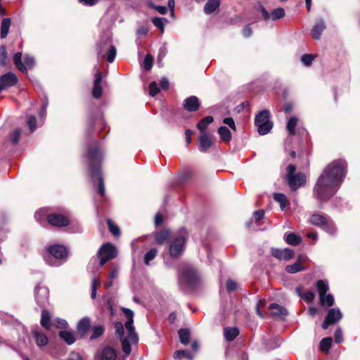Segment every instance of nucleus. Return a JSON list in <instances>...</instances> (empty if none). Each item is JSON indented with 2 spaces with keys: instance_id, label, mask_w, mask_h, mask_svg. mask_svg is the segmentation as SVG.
<instances>
[{
  "instance_id": "4c0bfd02",
  "label": "nucleus",
  "mask_w": 360,
  "mask_h": 360,
  "mask_svg": "<svg viewBox=\"0 0 360 360\" xmlns=\"http://www.w3.org/2000/svg\"><path fill=\"white\" fill-rule=\"evenodd\" d=\"M169 237L170 232L168 230H164L158 232L155 234V238L158 244H163L169 238Z\"/></svg>"
},
{
  "instance_id": "6e6552de",
  "label": "nucleus",
  "mask_w": 360,
  "mask_h": 360,
  "mask_svg": "<svg viewBox=\"0 0 360 360\" xmlns=\"http://www.w3.org/2000/svg\"><path fill=\"white\" fill-rule=\"evenodd\" d=\"M117 50L112 44L110 39H106L98 45L97 54L99 58H105L109 63H112L116 56Z\"/></svg>"
},
{
  "instance_id": "a18cd8bd",
  "label": "nucleus",
  "mask_w": 360,
  "mask_h": 360,
  "mask_svg": "<svg viewBox=\"0 0 360 360\" xmlns=\"http://www.w3.org/2000/svg\"><path fill=\"white\" fill-rule=\"evenodd\" d=\"M104 332V328L103 326L98 325L95 326L92 328V334L90 337V340H95L101 337Z\"/></svg>"
},
{
  "instance_id": "8fccbe9b",
  "label": "nucleus",
  "mask_w": 360,
  "mask_h": 360,
  "mask_svg": "<svg viewBox=\"0 0 360 360\" xmlns=\"http://www.w3.org/2000/svg\"><path fill=\"white\" fill-rule=\"evenodd\" d=\"M158 251L155 248H151L144 255V263L149 264L150 261L153 260L157 255Z\"/></svg>"
},
{
  "instance_id": "473e14b6",
  "label": "nucleus",
  "mask_w": 360,
  "mask_h": 360,
  "mask_svg": "<svg viewBox=\"0 0 360 360\" xmlns=\"http://www.w3.org/2000/svg\"><path fill=\"white\" fill-rule=\"evenodd\" d=\"M298 120L296 117H290L286 124V129L288 132L289 136H293L295 134V127L297 125Z\"/></svg>"
},
{
  "instance_id": "774afa93",
  "label": "nucleus",
  "mask_w": 360,
  "mask_h": 360,
  "mask_svg": "<svg viewBox=\"0 0 360 360\" xmlns=\"http://www.w3.org/2000/svg\"><path fill=\"white\" fill-rule=\"evenodd\" d=\"M66 360H84L82 356L78 352H72Z\"/></svg>"
},
{
  "instance_id": "bf43d9fd",
  "label": "nucleus",
  "mask_w": 360,
  "mask_h": 360,
  "mask_svg": "<svg viewBox=\"0 0 360 360\" xmlns=\"http://www.w3.org/2000/svg\"><path fill=\"white\" fill-rule=\"evenodd\" d=\"M27 124L29 126L30 132H33L37 128V119L34 115L27 117Z\"/></svg>"
},
{
  "instance_id": "6ab92c4d",
  "label": "nucleus",
  "mask_w": 360,
  "mask_h": 360,
  "mask_svg": "<svg viewBox=\"0 0 360 360\" xmlns=\"http://www.w3.org/2000/svg\"><path fill=\"white\" fill-rule=\"evenodd\" d=\"M17 82L18 78L12 72H8L0 77V84L4 89L14 86Z\"/></svg>"
},
{
  "instance_id": "cd10ccee",
  "label": "nucleus",
  "mask_w": 360,
  "mask_h": 360,
  "mask_svg": "<svg viewBox=\"0 0 360 360\" xmlns=\"http://www.w3.org/2000/svg\"><path fill=\"white\" fill-rule=\"evenodd\" d=\"M151 22L155 27L160 30L161 33H164L165 26L169 23V20L167 18L161 17H153L151 19Z\"/></svg>"
},
{
  "instance_id": "5fc2aeb1",
  "label": "nucleus",
  "mask_w": 360,
  "mask_h": 360,
  "mask_svg": "<svg viewBox=\"0 0 360 360\" xmlns=\"http://www.w3.org/2000/svg\"><path fill=\"white\" fill-rule=\"evenodd\" d=\"M153 65V58L152 55L147 54L145 56L144 60H143V68L146 70L148 71L150 70Z\"/></svg>"
},
{
  "instance_id": "c756f323",
  "label": "nucleus",
  "mask_w": 360,
  "mask_h": 360,
  "mask_svg": "<svg viewBox=\"0 0 360 360\" xmlns=\"http://www.w3.org/2000/svg\"><path fill=\"white\" fill-rule=\"evenodd\" d=\"M11 20L8 18H3L1 22V33L0 37L1 39H5L9 32V29L11 27Z\"/></svg>"
},
{
  "instance_id": "69168bd1",
  "label": "nucleus",
  "mask_w": 360,
  "mask_h": 360,
  "mask_svg": "<svg viewBox=\"0 0 360 360\" xmlns=\"http://www.w3.org/2000/svg\"><path fill=\"white\" fill-rule=\"evenodd\" d=\"M226 287L227 291L231 292L235 291L237 289L238 285L236 281L229 278L226 281Z\"/></svg>"
},
{
  "instance_id": "c03bdc74",
  "label": "nucleus",
  "mask_w": 360,
  "mask_h": 360,
  "mask_svg": "<svg viewBox=\"0 0 360 360\" xmlns=\"http://www.w3.org/2000/svg\"><path fill=\"white\" fill-rule=\"evenodd\" d=\"M119 273V269L117 267H115L108 274V281L105 283V287L106 288H109L112 285V280L117 277Z\"/></svg>"
},
{
  "instance_id": "f257e3e1",
  "label": "nucleus",
  "mask_w": 360,
  "mask_h": 360,
  "mask_svg": "<svg viewBox=\"0 0 360 360\" xmlns=\"http://www.w3.org/2000/svg\"><path fill=\"white\" fill-rule=\"evenodd\" d=\"M347 163L335 160L329 163L318 177L314 188L313 197L319 202L328 201L340 188L346 176Z\"/></svg>"
},
{
  "instance_id": "72a5a7b5",
  "label": "nucleus",
  "mask_w": 360,
  "mask_h": 360,
  "mask_svg": "<svg viewBox=\"0 0 360 360\" xmlns=\"http://www.w3.org/2000/svg\"><path fill=\"white\" fill-rule=\"evenodd\" d=\"M316 288L319 295V300H322V296L325 295L329 289L328 283L326 281L319 280L316 282Z\"/></svg>"
},
{
  "instance_id": "a211bd4d",
  "label": "nucleus",
  "mask_w": 360,
  "mask_h": 360,
  "mask_svg": "<svg viewBox=\"0 0 360 360\" xmlns=\"http://www.w3.org/2000/svg\"><path fill=\"white\" fill-rule=\"evenodd\" d=\"M184 108L188 112H195L200 108V101L198 97L191 96L184 101Z\"/></svg>"
},
{
  "instance_id": "a878e982",
  "label": "nucleus",
  "mask_w": 360,
  "mask_h": 360,
  "mask_svg": "<svg viewBox=\"0 0 360 360\" xmlns=\"http://www.w3.org/2000/svg\"><path fill=\"white\" fill-rule=\"evenodd\" d=\"M321 229L332 236L335 235L338 231V229L334 221L330 219V217L328 218V219L326 221V222Z\"/></svg>"
},
{
  "instance_id": "f03ea898",
  "label": "nucleus",
  "mask_w": 360,
  "mask_h": 360,
  "mask_svg": "<svg viewBox=\"0 0 360 360\" xmlns=\"http://www.w3.org/2000/svg\"><path fill=\"white\" fill-rule=\"evenodd\" d=\"M86 162L91 173V180L94 185L98 181V192L101 195H105V186L101 173V165L103 160V151L98 144L89 147L86 153Z\"/></svg>"
},
{
  "instance_id": "f3484780",
  "label": "nucleus",
  "mask_w": 360,
  "mask_h": 360,
  "mask_svg": "<svg viewBox=\"0 0 360 360\" xmlns=\"http://www.w3.org/2000/svg\"><path fill=\"white\" fill-rule=\"evenodd\" d=\"M213 144V136L207 132L200 133L199 136V150L207 152Z\"/></svg>"
},
{
  "instance_id": "49530a36",
  "label": "nucleus",
  "mask_w": 360,
  "mask_h": 360,
  "mask_svg": "<svg viewBox=\"0 0 360 360\" xmlns=\"http://www.w3.org/2000/svg\"><path fill=\"white\" fill-rule=\"evenodd\" d=\"M274 199L280 204L281 209L284 210L287 202L286 196L283 193H274Z\"/></svg>"
},
{
  "instance_id": "2f4dec72",
  "label": "nucleus",
  "mask_w": 360,
  "mask_h": 360,
  "mask_svg": "<svg viewBox=\"0 0 360 360\" xmlns=\"http://www.w3.org/2000/svg\"><path fill=\"white\" fill-rule=\"evenodd\" d=\"M51 314L47 309H43L41 311V325L49 330L51 328Z\"/></svg>"
},
{
  "instance_id": "e2e57ef3",
  "label": "nucleus",
  "mask_w": 360,
  "mask_h": 360,
  "mask_svg": "<svg viewBox=\"0 0 360 360\" xmlns=\"http://www.w3.org/2000/svg\"><path fill=\"white\" fill-rule=\"evenodd\" d=\"M160 91L156 82H152L149 84V94L151 96H155Z\"/></svg>"
},
{
  "instance_id": "4468645a",
  "label": "nucleus",
  "mask_w": 360,
  "mask_h": 360,
  "mask_svg": "<svg viewBox=\"0 0 360 360\" xmlns=\"http://www.w3.org/2000/svg\"><path fill=\"white\" fill-rule=\"evenodd\" d=\"M35 300L40 307H44L48 302L49 289L44 286L37 285L34 289Z\"/></svg>"
},
{
  "instance_id": "0eeeda50",
  "label": "nucleus",
  "mask_w": 360,
  "mask_h": 360,
  "mask_svg": "<svg viewBox=\"0 0 360 360\" xmlns=\"http://www.w3.org/2000/svg\"><path fill=\"white\" fill-rule=\"evenodd\" d=\"M296 167L294 165H289L287 167V179L290 187L293 190L296 191L300 187L303 186L306 181L305 175L299 172L295 174Z\"/></svg>"
},
{
  "instance_id": "393cba45",
  "label": "nucleus",
  "mask_w": 360,
  "mask_h": 360,
  "mask_svg": "<svg viewBox=\"0 0 360 360\" xmlns=\"http://www.w3.org/2000/svg\"><path fill=\"white\" fill-rule=\"evenodd\" d=\"M285 241L290 245H297L302 242V238L295 233L287 232L284 235Z\"/></svg>"
},
{
  "instance_id": "338daca9",
  "label": "nucleus",
  "mask_w": 360,
  "mask_h": 360,
  "mask_svg": "<svg viewBox=\"0 0 360 360\" xmlns=\"http://www.w3.org/2000/svg\"><path fill=\"white\" fill-rule=\"evenodd\" d=\"M54 325L58 328H66L68 326V322L63 319H57L54 321Z\"/></svg>"
},
{
  "instance_id": "864d4df0",
  "label": "nucleus",
  "mask_w": 360,
  "mask_h": 360,
  "mask_svg": "<svg viewBox=\"0 0 360 360\" xmlns=\"http://www.w3.org/2000/svg\"><path fill=\"white\" fill-rule=\"evenodd\" d=\"M148 4L150 8L155 9L161 15H165L168 11V8L165 6H158L153 2H148Z\"/></svg>"
},
{
  "instance_id": "7c9ffc66",
  "label": "nucleus",
  "mask_w": 360,
  "mask_h": 360,
  "mask_svg": "<svg viewBox=\"0 0 360 360\" xmlns=\"http://www.w3.org/2000/svg\"><path fill=\"white\" fill-rule=\"evenodd\" d=\"M179 341L183 345H188L191 340V331L187 328H181L178 331Z\"/></svg>"
},
{
  "instance_id": "f704fd0d",
  "label": "nucleus",
  "mask_w": 360,
  "mask_h": 360,
  "mask_svg": "<svg viewBox=\"0 0 360 360\" xmlns=\"http://www.w3.org/2000/svg\"><path fill=\"white\" fill-rule=\"evenodd\" d=\"M218 133L220 139L224 142H229L231 140L232 135L231 131L225 126H221L218 129Z\"/></svg>"
},
{
  "instance_id": "ea45409f",
  "label": "nucleus",
  "mask_w": 360,
  "mask_h": 360,
  "mask_svg": "<svg viewBox=\"0 0 360 360\" xmlns=\"http://www.w3.org/2000/svg\"><path fill=\"white\" fill-rule=\"evenodd\" d=\"M59 336L68 345H72L75 342L74 334L68 330L59 332Z\"/></svg>"
},
{
  "instance_id": "412c9836",
  "label": "nucleus",
  "mask_w": 360,
  "mask_h": 360,
  "mask_svg": "<svg viewBox=\"0 0 360 360\" xmlns=\"http://www.w3.org/2000/svg\"><path fill=\"white\" fill-rule=\"evenodd\" d=\"M327 321L330 323L335 324L342 318V314L338 308H332L329 309L326 316Z\"/></svg>"
},
{
  "instance_id": "c85d7f7f",
  "label": "nucleus",
  "mask_w": 360,
  "mask_h": 360,
  "mask_svg": "<svg viewBox=\"0 0 360 360\" xmlns=\"http://www.w3.org/2000/svg\"><path fill=\"white\" fill-rule=\"evenodd\" d=\"M220 0H208L204 6V12L206 14H211L219 6Z\"/></svg>"
},
{
  "instance_id": "423d86ee",
  "label": "nucleus",
  "mask_w": 360,
  "mask_h": 360,
  "mask_svg": "<svg viewBox=\"0 0 360 360\" xmlns=\"http://www.w3.org/2000/svg\"><path fill=\"white\" fill-rule=\"evenodd\" d=\"M269 118L270 113L266 110L259 112L255 116V124L260 135L267 134L272 129L273 123L270 122Z\"/></svg>"
},
{
  "instance_id": "de8ad7c7",
  "label": "nucleus",
  "mask_w": 360,
  "mask_h": 360,
  "mask_svg": "<svg viewBox=\"0 0 360 360\" xmlns=\"http://www.w3.org/2000/svg\"><path fill=\"white\" fill-rule=\"evenodd\" d=\"M181 357L192 359L193 358V354L188 350H178L174 352V358L175 359H179Z\"/></svg>"
},
{
  "instance_id": "7ed1b4c3",
  "label": "nucleus",
  "mask_w": 360,
  "mask_h": 360,
  "mask_svg": "<svg viewBox=\"0 0 360 360\" xmlns=\"http://www.w3.org/2000/svg\"><path fill=\"white\" fill-rule=\"evenodd\" d=\"M122 311L124 313V315L127 318V321L124 324L127 332V337L123 338L121 340L122 342V349L126 356L129 355L131 351V345L129 341V339L132 341L134 343H136L138 342V336L135 333V328L133 325L134 323V313L133 311L127 308H123Z\"/></svg>"
},
{
  "instance_id": "b1692460",
  "label": "nucleus",
  "mask_w": 360,
  "mask_h": 360,
  "mask_svg": "<svg viewBox=\"0 0 360 360\" xmlns=\"http://www.w3.org/2000/svg\"><path fill=\"white\" fill-rule=\"evenodd\" d=\"M326 29V25L323 20L316 22L311 30V34L314 39H319L323 31Z\"/></svg>"
},
{
  "instance_id": "4be33fe9",
  "label": "nucleus",
  "mask_w": 360,
  "mask_h": 360,
  "mask_svg": "<svg viewBox=\"0 0 360 360\" xmlns=\"http://www.w3.org/2000/svg\"><path fill=\"white\" fill-rule=\"evenodd\" d=\"M91 321L89 317H84L77 323V329L81 336H84L90 328Z\"/></svg>"
},
{
  "instance_id": "e433bc0d",
  "label": "nucleus",
  "mask_w": 360,
  "mask_h": 360,
  "mask_svg": "<svg viewBox=\"0 0 360 360\" xmlns=\"http://www.w3.org/2000/svg\"><path fill=\"white\" fill-rule=\"evenodd\" d=\"M296 292L298 295L307 302H312L315 297L314 292L309 290L302 292L300 288H296Z\"/></svg>"
},
{
  "instance_id": "79ce46f5",
  "label": "nucleus",
  "mask_w": 360,
  "mask_h": 360,
  "mask_svg": "<svg viewBox=\"0 0 360 360\" xmlns=\"http://www.w3.org/2000/svg\"><path fill=\"white\" fill-rule=\"evenodd\" d=\"M303 270H304V268L301 265L300 262L287 265L285 267V271L289 274H295Z\"/></svg>"
},
{
  "instance_id": "c9c22d12",
  "label": "nucleus",
  "mask_w": 360,
  "mask_h": 360,
  "mask_svg": "<svg viewBox=\"0 0 360 360\" xmlns=\"http://www.w3.org/2000/svg\"><path fill=\"white\" fill-rule=\"evenodd\" d=\"M214 121L212 116H207L202 119L197 124L198 129L200 131V133L206 132L205 130L208 125Z\"/></svg>"
},
{
  "instance_id": "2eb2a0df",
  "label": "nucleus",
  "mask_w": 360,
  "mask_h": 360,
  "mask_svg": "<svg viewBox=\"0 0 360 360\" xmlns=\"http://www.w3.org/2000/svg\"><path fill=\"white\" fill-rule=\"evenodd\" d=\"M94 70L95 71V79L92 89V96L94 98L98 99L103 94V88L101 86L102 74L96 66L94 67Z\"/></svg>"
},
{
  "instance_id": "20e7f679",
  "label": "nucleus",
  "mask_w": 360,
  "mask_h": 360,
  "mask_svg": "<svg viewBox=\"0 0 360 360\" xmlns=\"http://www.w3.org/2000/svg\"><path fill=\"white\" fill-rule=\"evenodd\" d=\"M68 252L65 247L58 244L50 245L44 259L47 264L51 266L62 265L68 258Z\"/></svg>"
},
{
  "instance_id": "603ef678",
  "label": "nucleus",
  "mask_w": 360,
  "mask_h": 360,
  "mask_svg": "<svg viewBox=\"0 0 360 360\" xmlns=\"http://www.w3.org/2000/svg\"><path fill=\"white\" fill-rule=\"evenodd\" d=\"M107 224L108 226L109 231L115 236L120 235V231L119 227L113 223L110 219H107Z\"/></svg>"
},
{
  "instance_id": "09e8293b",
  "label": "nucleus",
  "mask_w": 360,
  "mask_h": 360,
  "mask_svg": "<svg viewBox=\"0 0 360 360\" xmlns=\"http://www.w3.org/2000/svg\"><path fill=\"white\" fill-rule=\"evenodd\" d=\"M334 297L331 294H325L322 296V300H320V304L321 305H327L332 307L334 304Z\"/></svg>"
},
{
  "instance_id": "a19ab883",
  "label": "nucleus",
  "mask_w": 360,
  "mask_h": 360,
  "mask_svg": "<svg viewBox=\"0 0 360 360\" xmlns=\"http://www.w3.org/2000/svg\"><path fill=\"white\" fill-rule=\"evenodd\" d=\"M33 336L35 338L36 343L38 346L41 347L47 345L48 338L46 335L36 331L34 333Z\"/></svg>"
},
{
  "instance_id": "9d476101",
  "label": "nucleus",
  "mask_w": 360,
  "mask_h": 360,
  "mask_svg": "<svg viewBox=\"0 0 360 360\" xmlns=\"http://www.w3.org/2000/svg\"><path fill=\"white\" fill-rule=\"evenodd\" d=\"M117 255L116 248L112 243H106L103 245L98 252L101 266H103L106 262L116 257Z\"/></svg>"
},
{
  "instance_id": "f8f14e48",
  "label": "nucleus",
  "mask_w": 360,
  "mask_h": 360,
  "mask_svg": "<svg viewBox=\"0 0 360 360\" xmlns=\"http://www.w3.org/2000/svg\"><path fill=\"white\" fill-rule=\"evenodd\" d=\"M117 352L110 347H104L96 351L94 355V360H116Z\"/></svg>"
},
{
  "instance_id": "dca6fc26",
  "label": "nucleus",
  "mask_w": 360,
  "mask_h": 360,
  "mask_svg": "<svg viewBox=\"0 0 360 360\" xmlns=\"http://www.w3.org/2000/svg\"><path fill=\"white\" fill-rule=\"evenodd\" d=\"M271 255L278 259L290 260L294 257V251L288 248L284 249L271 248Z\"/></svg>"
},
{
  "instance_id": "6e6d98bb",
  "label": "nucleus",
  "mask_w": 360,
  "mask_h": 360,
  "mask_svg": "<svg viewBox=\"0 0 360 360\" xmlns=\"http://www.w3.org/2000/svg\"><path fill=\"white\" fill-rule=\"evenodd\" d=\"M315 56L312 54H304L302 56L300 60L305 66H310L314 60Z\"/></svg>"
},
{
  "instance_id": "4d7b16f0",
  "label": "nucleus",
  "mask_w": 360,
  "mask_h": 360,
  "mask_svg": "<svg viewBox=\"0 0 360 360\" xmlns=\"http://www.w3.org/2000/svg\"><path fill=\"white\" fill-rule=\"evenodd\" d=\"M22 130L20 129H15L10 135V141L13 144H17L19 141V139L21 136Z\"/></svg>"
},
{
  "instance_id": "5701e85b",
  "label": "nucleus",
  "mask_w": 360,
  "mask_h": 360,
  "mask_svg": "<svg viewBox=\"0 0 360 360\" xmlns=\"http://www.w3.org/2000/svg\"><path fill=\"white\" fill-rule=\"evenodd\" d=\"M269 309L272 310L271 314L274 316H279L284 319L288 315V311L276 303H272L269 306Z\"/></svg>"
},
{
  "instance_id": "58836bf2",
  "label": "nucleus",
  "mask_w": 360,
  "mask_h": 360,
  "mask_svg": "<svg viewBox=\"0 0 360 360\" xmlns=\"http://www.w3.org/2000/svg\"><path fill=\"white\" fill-rule=\"evenodd\" d=\"M22 54L18 52L14 54L13 57V63L18 68V70L22 72H27V68L21 61Z\"/></svg>"
},
{
  "instance_id": "13d9d810",
  "label": "nucleus",
  "mask_w": 360,
  "mask_h": 360,
  "mask_svg": "<svg viewBox=\"0 0 360 360\" xmlns=\"http://www.w3.org/2000/svg\"><path fill=\"white\" fill-rule=\"evenodd\" d=\"M266 304V300L264 299H259L256 304V312L257 314L261 318H264L265 315L261 311V308L264 307Z\"/></svg>"
},
{
  "instance_id": "aec40b11",
  "label": "nucleus",
  "mask_w": 360,
  "mask_h": 360,
  "mask_svg": "<svg viewBox=\"0 0 360 360\" xmlns=\"http://www.w3.org/2000/svg\"><path fill=\"white\" fill-rule=\"evenodd\" d=\"M328 217V215L324 214L314 213L310 216L309 222L314 226L321 228Z\"/></svg>"
},
{
  "instance_id": "ddd939ff",
  "label": "nucleus",
  "mask_w": 360,
  "mask_h": 360,
  "mask_svg": "<svg viewBox=\"0 0 360 360\" xmlns=\"http://www.w3.org/2000/svg\"><path fill=\"white\" fill-rule=\"evenodd\" d=\"M47 220L49 223L56 227H63L67 226L70 224L69 219L61 214H50L47 217Z\"/></svg>"
},
{
  "instance_id": "9b49d317",
  "label": "nucleus",
  "mask_w": 360,
  "mask_h": 360,
  "mask_svg": "<svg viewBox=\"0 0 360 360\" xmlns=\"http://www.w3.org/2000/svg\"><path fill=\"white\" fill-rule=\"evenodd\" d=\"M258 11L260 12L262 18L265 21H267L271 18L273 20H278L283 18L285 15V10L281 7L274 9L270 14L263 6L259 5Z\"/></svg>"
},
{
  "instance_id": "39448f33",
  "label": "nucleus",
  "mask_w": 360,
  "mask_h": 360,
  "mask_svg": "<svg viewBox=\"0 0 360 360\" xmlns=\"http://www.w3.org/2000/svg\"><path fill=\"white\" fill-rule=\"evenodd\" d=\"M200 282V276L193 266L186 265L179 274V285L182 290L194 288Z\"/></svg>"
},
{
  "instance_id": "1a4fd4ad",
  "label": "nucleus",
  "mask_w": 360,
  "mask_h": 360,
  "mask_svg": "<svg viewBox=\"0 0 360 360\" xmlns=\"http://www.w3.org/2000/svg\"><path fill=\"white\" fill-rule=\"evenodd\" d=\"M186 231L181 229L179 235L174 238L169 247V254L172 257H179L184 251L186 242Z\"/></svg>"
},
{
  "instance_id": "37998d69",
  "label": "nucleus",
  "mask_w": 360,
  "mask_h": 360,
  "mask_svg": "<svg viewBox=\"0 0 360 360\" xmlns=\"http://www.w3.org/2000/svg\"><path fill=\"white\" fill-rule=\"evenodd\" d=\"M333 339L330 337L324 338L321 340L320 348L324 352H328L332 345Z\"/></svg>"
},
{
  "instance_id": "052dcab7",
  "label": "nucleus",
  "mask_w": 360,
  "mask_h": 360,
  "mask_svg": "<svg viewBox=\"0 0 360 360\" xmlns=\"http://www.w3.org/2000/svg\"><path fill=\"white\" fill-rule=\"evenodd\" d=\"M23 65L26 66L27 70L32 69L35 65L34 58L30 56L26 55L24 58Z\"/></svg>"
},
{
  "instance_id": "3c124183",
  "label": "nucleus",
  "mask_w": 360,
  "mask_h": 360,
  "mask_svg": "<svg viewBox=\"0 0 360 360\" xmlns=\"http://www.w3.org/2000/svg\"><path fill=\"white\" fill-rule=\"evenodd\" d=\"M8 63V56L5 46H0V65L5 66Z\"/></svg>"
},
{
  "instance_id": "bb28decb",
  "label": "nucleus",
  "mask_w": 360,
  "mask_h": 360,
  "mask_svg": "<svg viewBox=\"0 0 360 360\" xmlns=\"http://www.w3.org/2000/svg\"><path fill=\"white\" fill-rule=\"evenodd\" d=\"M239 335V330L236 327H227L224 330V335L226 341H233Z\"/></svg>"
},
{
  "instance_id": "0e129e2a",
  "label": "nucleus",
  "mask_w": 360,
  "mask_h": 360,
  "mask_svg": "<svg viewBox=\"0 0 360 360\" xmlns=\"http://www.w3.org/2000/svg\"><path fill=\"white\" fill-rule=\"evenodd\" d=\"M115 333L122 339L124 335V326L121 322H116L115 324Z\"/></svg>"
},
{
  "instance_id": "680f3d73",
  "label": "nucleus",
  "mask_w": 360,
  "mask_h": 360,
  "mask_svg": "<svg viewBox=\"0 0 360 360\" xmlns=\"http://www.w3.org/2000/svg\"><path fill=\"white\" fill-rule=\"evenodd\" d=\"M100 285V281L94 277L91 283V297L95 299L96 297V289L97 286Z\"/></svg>"
}]
</instances>
